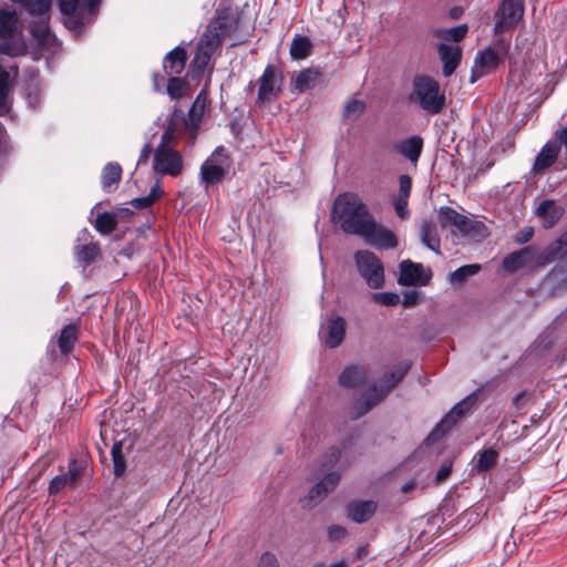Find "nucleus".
Returning a JSON list of instances; mask_svg holds the SVG:
<instances>
[{
    "mask_svg": "<svg viewBox=\"0 0 567 567\" xmlns=\"http://www.w3.org/2000/svg\"><path fill=\"white\" fill-rule=\"evenodd\" d=\"M112 457H113V463H114V473L116 476H120L123 474V472L125 470V462L121 454V445L120 444H115L112 447Z\"/></svg>",
    "mask_w": 567,
    "mask_h": 567,
    "instance_id": "48",
    "label": "nucleus"
},
{
    "mask_svg": "<svg viewBox=\"0 0 567 567\" xmlns=\"http://www.w3.org/2000/svg\"><path fill=\"white\" fill-rule=\"evenodd\" d=\"M497 458H498V453L495 450H492V449L483 450L478 454L476 468L480 471H487L496 464Z\"/></svg>",
    "mask_w": 567,
    "mask_h": 567,
    "instance_id": "38",
    "label": "nucleus"
},
{
    "mask_svg": "<svg viewBox=\"0 0 567 567\" xmlns=\"http://www.w3.org/2000/svg\"><path fill=\"white\" fill-rule=\"evenodd\" d=\"M560 275L561 272L559 270H554L551 274H550V280L553 282H556V281H559L560 280Z\"/></svg>",
    "mask_w": 567,
    "mask_h": 567,
    "instance_id": "59",
    "label": "nucleus"
},
{
    "mask_svg": "<svg viewBox=\"0 0 567 567\" xmlns=\"http://www.w3.org/2000/svg\"><path fill=\"white\" fill-rule=\"evenodd\" d=\"M100 249L96 244H89L81 247H78L75 250L76 258L80 261L90 264L99 256Z\"/></svg>",
    "mask_w": 567,
    "mask_h": 567,
    "instance_id": "39",
    "label": "nucleus"
},
{
    "mask_svg": "<svg viewBox=\"0 0 567 567\" xmlns=\"http://www.w3.org/2000/svg\"><path fill=\"white\" fill-rule=\"evenodd\" d=\"M10 74H3L0 79V114L9 111Z\"/></svg>",
    "mask_w": 567,
    "mask_h": 567,
    "instance_id": "41",
    "label": "nucleus"
},
{
    "mask_svg": "<svg viewBox=\"0 0 567 567\" xmlns=\"http://www.w3.org/2000/svg\"><path fill=\"white\" fill-rule=\"evenodd\" d=\"M72 486H74V484L71 483V481H69L65 474L58 475L51 481L49 486V493L51 495H54L61 492L62 489Z\"/></svg>",
    "mask_w": 567,
    "mask_h": 567,
    "instance_id": "45",
    "label": "nucleus"
},
{
    "mask_svg": "<svg viewBox=\"0 0 567 567\" xmlns=\"http://www.w3.org/2000/svg\"><path fill=\"white\" fill-rule=\"evenodd\" d=\"M261 563L262 564L267 563V564L272 565L275 563V558H274V556L267 554V555L262 556Z\"/></svg>",
    "mask_w": 567,
    "mask_h": 567,
    "instance_id": "60",
    "label": "nucleus"
},
{
    "mask_svg": "<svg viewBox=\"0 0 567 567\" xmlns=\"http://www.w3.org/2000/svg\"><path fill=\"white\" fill-rule=\"evenodd\" d=\"M347 535V530L342 526L333 525L328 528V536L331 540H339Z\"/></svg>",
    "mask_w": 567,
    "mask_h": 567,
    "instance_id": "52",
    "label": "nucleus"
},
{
    "mask_svg": "<svg viewBox=\"0 0 567 567\" xmlns=\"http://www.w3.org/2000/svg\"><path fill=\"white\" fill-rule=\"evenodd\" d=\"M50 8V0H31L28 3V9L32 13H38L40 16L47 13Z\"/></svg>",
    "mask_w": 567,
    "mask_h": 567,
    "instance_id": "50",
    "label": "nucleus"
},
{
    "mask_svg": "<svg viewBox=\"0 0 567 567\" xmlns=\"http://www.w3.org/2000/svg\"><path fill=\"white\" fill-rule=\"evenodd\" d=\"M365 111V103L361 100H350L343 107V115L347 118L354 120Z\"/></svg>",
    "mask_w": 567,
    "mask_h": 567,
    "instance_id": "42",
    "label": "nucleus"
},
{
    "mask_svg": "<svg viewBox=\"0 0 567 567\" xmlns=\"http://www.w3.org/2000/svg\"><path fill=\"white\" fill-rule=\"evenodd\" d=\"M523 14V0H504L495 13V32L503 33L511 30L522 20Z\"/></svg>",
    "mask_w": 567,
    "mask_h": 567,
    "instance_id": "6",
    "label": "nucleus"
},
{
    "mask_svg": "<svg viewBox=\"0 0 567 567\" xmlns=\"http://www.w3.org/2000/svg\"><path fill=\"white\" fill-rule=\"evenodd\" d=\"M364 370L360 367H349L341 373L339 381L344 386H355L364 379Z\"/></svg>",
    "mask_w": 567,
    "mask_h": 567,
    "instance_id": "31",
    "label": "nucleus"
},
{
    "mask_svg": "<svg viewBox=\"0 0 567 567\" xmlns=\"http://www.w3.org/2000/svg\"><path fill=\"white\" fill-rule=\"evenodd\" d=\"M406 370L408 367H400L390 373H386L381 380L382 384L380 385V390L378 389L377 400L369 404L362 413L368 412L373 405L380 402L384 395L404 377Z\"/></svg>",
    "mask_w": 567,
    "mask_h": 567,
    "instance_id": "18",
    "label": "nucleus"
},
{
    "mask_svg": "<svg viewBox=\"0 0 567 567\" xmlns=\"http://www.w3.org/2000/svg\"><path fill=\"white\" fill-rule=\"evenodd\" d=\"M377 511V504L372 501L350 503L347 507L348 516L355 523L369 520Z\"/></svg>",
    "mask_w": 567,
    "mask_h": 567,
    "instance_id": "16",
    "label": "nucleus"
},
{
    "mask_svg": "<svg viewBox=\"0 0 567 567\" xmlns=\"http://www.w3.org/2000/svg\"><path fill=\"white\" fill-rule=\"evenodd\" d=\"M499 62L498 54L492 49L481 51L474 62L473 74L481 78L494 70Z\"/></svg>",
    "mask_w": 567,
    "mask_h": 567,
    "instance_id": "14",
    "label": "nucleus"
},
{
    "mask_svg": "<svg viewBox=\"0 0 567 567\" xmlns=\"http://www.w3.org/2000/svg\"><path fill=\"white\" fill-rule=\"evenodd\" d=\"M87 7V11L92 14L95 10V7L100 3L101 0H84Z\"/></svg>",
    "mask_w": 567,
    "mask_h": 567,
    "instance_id": "58",
    "label": "nucleus"
},
{
    "mask_svg": "<svg viewBox=\"0 0 567 567\" xmlns=\"http://www.w3.org/2000/svg\"><path fill=\"white\" fill-rule=\"evenodd\" d=\"M360 237H362L367 244L377 248L389 249L398 245L394 234L385 227L378 226L374 219H372L365 228V233L363 231Z\"/></svg>",
    "mask_w": 567,
    "mask_h": 567,
    "instance_id": "8",
    "label": "nucleus"
},
{
    "mask_svg": "<svg viewBox=\"0 0 567 567\" xmlns=\"http://www.w3.org/2000/svg\"><path fill=\"white\" fill-rule=\"evenodd\" d=\"M212 54L213 53H208V51L200 50L199 48H197L195 58L192 62V71L195 75H199L204 72V70L209 63Z\"/></svg>",
    "mask_w": 567,
    "mask_h": 567,
    "instance_id": "40",
    "label": "nucleus"
},
{
    "mask_svg": "<svg viewBox=\"0 0 567 567\" xmlns=\"http://www.w3.org/2000/svg\"><path fill=\"white\" fill-rule=\"evenodd\" d=\"M537 215L543 219L544 227H551L563 215V210L553 200H544L537 208Z\"/></svg>",
    "mask_w": 567,
    "mask_h": 567,
    "instance_id": "22",
    "label": "nucleus"
},
{
    "mask_svg": "<svg viewBox=\"0 0 567 567\" xmlns=\"http://www.w3.org/2000/svg\"><path fill=\"white\" fill-rule=\"evenodd\" d=\"M17 13L13 10H0V37H11L17 28Z\"/></svg>",
    "mask_w": 567,
    "mask_h": 567,
    "instance_id": "28",
    "label": "nucleus"
},
{
    "mask_svg": "<svg viewBox=\"0 0 567 567\" xmlns=\"http://www.w3.org/2000/svg\"><path fill=\"white\" fill-rule=\"evenodd\" d=\"M419 297L420 293L417 291L405 292L402 300L403 307L408 308L414 306L417 302Z\"/></svg>",
    "mask_w": 567,
    "mask_h": 567,
    "instance_id": "53",
    "label": "nucleus"
},
{
    "mask_svg": "<svg viewBox=\"0 0 567 567\" xmlns=\"http://www.w3.org/2000/svg\"><path fill=\"white\" fill-rule=\"evenodd\" d=\"M422 243L431 250L440 254V238L435 231V226L431 221H424L421 229Z\"/></svg>",
    "mask_w": 567,
    "mask_h": 567,
    "instance_id": "27",
    "label": "nucleus"
},
{
    "mask_svg": "<svg viewBox=\"0 0 567 567\" xmlns=\"http://www.w3.org/2000/svg\"><path fill=\"white\" fill-rule=\"evenodd\" d=\"M282 84V76L268 65L259 79L258 100L269 102L277 97Z\"/></svg>",
    "mask_w": 567,
    "mask_h": 567,
    "instance_id": "9",
    "label": "nucleus"
},
{
    "mask_svg": "<svg viewBox=\"0 0 567 567\" xmlns=\"http://www.w3.org/2000/svg\"><path fill=\"white\" fill-rule=\"evenodd\" d=\"M423 141L420 136H411L406 140L401 141L396 145L398 152L410 159L412 163H416L422 151Z\"/></svg>",
    "mask_w": 567,
    "mask_h": 567,
    "instance_id": "20",
    "label": "nucleus"
},
{
    "mask_svg": "<svg viewBox=\"0 0 567 567\" xmlns=\"http://www.w3.org/2000/svg\"><path fill=\"white\" fill-rule=\"evenodd\" d=\"M412 181L408 175H401L399 177V192L394 199V208L396 215L406 219L410 216V210L408 208V199L411 193Z\"/></svg>",
    "mask_w": 567,
    "mask_h": 567,
    "instance_id": "13",
    "label": "nucleus"
},
{
    "mask_svg": "<svg viewBox=\"0 0 567 567\" xmlns=\"http://www.w3.org/2000/svg\"><path fill=\"white\" fill-rule=\"evenodd\" d=\"M330 567H347V565L344 561H340V563H336V564L331 565Z\"/></svg>",
    "mask_w": 567,
    "mask_h": 567,
    "instance_id": "62",
    "label": "nucleus"
},
{
    "mask_svg": "<svg viewBox=\"0 0 567 567\" xmlns=\"http://www.w3.org/2000/svg\"><path fill=\"white\" fill-rule=\"evenodd\" d=\"M533 228L532 227H526L522 230V237H518L517 238V241L519 243H526L532 237H533Z\"/></svg>",
    "mask_w": 567,
    "mask_h": 567,
    "instance_id": "56",
    "label": "nucleus"
},
{
    "mask_svg": "<svg viewBox=\"0 0 567 567\" xmlns=\"http://www.w3.org/2000/svg\"><path fill=\"white\" fill-rule=\"evenodd\" d=\"M439 53L443 62V74L450 76L461 61V49L457 45L441 44Z\"/></svg>",
    "mask_w": 567,
    "mask_h": 567,
    "instance_id": "15",
    "label": "nucleus"
},
{
    "mask_svg": "<svg viewBox=\"0 0 567 567\" xmlns=\"http://www.w3.org/2000/svg\"><path fill=\"white\" fill-rule=\"evenodd\" d=\"M61 12L66 17L65 24L72 29H78L81 24L79 19L75 17L78 10L79 0H59Z\"/></svg>",
    "mask_w": 567,
    "mask_h": 567,
    "instance_id": "29",
    "label": "nucleus"
},
{
    "mask_svg": "<svg viewBox=\"0 0 567 567\" xmlns=\"http://www.w3.org/2000/svg\"><path fill=\"white\" fill-rule=\"evenodd\" d=\"M331 219L344 233L361 236L373 217L357 194L343 193L334 199Z\"/></svg>",
    "mask_w": 567,
    "mask_h": 567,
    "instance_id": "1",
    "label": "nucleus"
},
{
    "mask_svg": "<svg viewBox=\"0 0 567 567\" xmlns=\"http://www.w3.org/2000/svg\"><path fill=\"white\" fill-rule=\"evenodd\" d=\"M188 83L184 79L172 76L167 83V94L171 99H181L188 94Z\"/></svg>",
    "mask_w": 567,
    "mask_h": 567,
    "instance_id": "32",
    "label": "nucleus"
},
{
    "mask_svg": "<svg viewBox=\"0 0 567 567\" xmlns=\"http://www.w3.org/2000/svg\"><path fill=\"white\" fill-rule=\"evenodd\" d=\"M442 226H455L462 233H468L472 228L477 229L484 235V226L481 223L472 224L468 218L458 214L451 207H442L439 212Z\"/></svg>",
    "mask_w": 567,
    "mask_h": 567,
    "instance_id": "11",
    "label": "nucleus"
},
{
    "mask_svg": "<svg viewBox=\"0 0 567 567\" xmlns=\"http://www.w3.org/2000/svg\"><path fill=\"white\" fill-rule=\"evenodd\" d=\"M3 74H9V72H7V71H4V70H2V69L0 68V79H2V75H3Z\"/></svg>",
    "mask_w": 567,
    "mask_h": 567,
    "instance_id": "64",
    "label": "nucleus"
},
{
    "mask_svg": "<svg viewBox=\"0 0 567 567\" xmlns=\"http://www.w3.org/2000/svg\"><path fill=\"white\" fill-rule=\"evenodd\" d=\"M220 43V34L217 30V27L212 23L205 33L202 35L200 41L198 43V48L200 50L208 51V53H214Z\"/></svg>",
    "mask_w": 567,
    "mask_h": 567,
    "instance_id": "26",
    "label": "nucleus"
},
{
    "mask_svg": "<svg viewBox=\"0 0 567 567\" xmlns=\"http://www.w3.org/2000/svg\"><path fill=\"white\" fill-rule=\"evenodd\" d=\"M432 272L421 264L404 260L400 264L399 284L403 286H425Z\"/></svg>",
    "mask_w": 567,
    "mask_h": 567,
    "instance_id": "7",
    "label": "nucleus"
},
{
    "mask_svg": "<svg viewBox=\"0 0 567 567\" xmlns=\"http://www.w3.org/2000/svg\"><path fill=\"white\" fill-rule=\"evenodd\" d=\"M467 27L465 24H461L457 27L440 30L439 35L443 39L458 42L465 37Z\"/></svg>",
    "mask_w": 567,
    "mask_h": 567,
    "instance_id": "43",
    "label": "nucleus"
},
{
    "mask_svg": "<svg viewBox=\"0 0 567 567\" xmlns=\"http://www.w3.org/2000/svg\"><path fill=\"white\" fill-rule=\"evenodd\" d=\"M355 262L360 275L371 288H380L383 285V265L373 252L368 250L358 251Z\"/></svg>",
    "mask_w": 567,
    "mask_h": 567,
    "instance_id": "4",
    "label": "nucleus"
},
{
    "mask_svg": "<svg viewBox=\"0 0 567 567\" xmlns=\"http://www.w3.org/2000/svg\"><path fill=\"white\" fill-rule=\"evenodd\" d=\"M372 299L383 306H394L399 302V295L394 292H375L372 295Z\"/></svg>",
    "mask_w": 567,
    "mask_h": 567,
    "instance_id": "47",
    "label": "nucleus"
},
{
    "mask_svg": "<svg viewBox=\"0 0 567 567\" xmlns=\"http://www.w3.org/2000/svg\"><path fill=\"white\" fill-rule=\"evenodd\" d=\"M328 493L321 487L318 483L315 485L308 493V495L303 499L305 507H312L318 504Z\"/></svg>",
    "mask_w": 567,
    "mask_h": 567,
    "instance_id": "44",
    "label": "nucleus"
},
{
    "mask_svg": "<svg viewBox=\"0 0 567 567\" xmlns=\"http://www.w3.org/2000/svg\"><path fill=\"white\" fill-rule=\"evenodd\" d=\"M412 99L430 113H439L444 106V96L440 93L439 83L426 75L414 79Z\"/></svg>",
    "mask_w": 567,
    "mask_h": 567,
    "instance_id": "3",
    "label": "nucleus"
},
{
    "mask_svg": "<svg viewBox=\"0 0 567 567\" xmlns=\"http://www.w3.org/2000/svg\"><path fill=\"white\" fill-rule=\"evenodd\" d=\"M377 396H378V388L377 386H373L364 396V402L363 403H359V411H354L352 413V417L353 419H358L360 416L363 415V411L365 410V408L371 404L373 401L377 400ZM354 410H358V406H354ZM367 412H364L365 414Z\"/></svg>",
    "mask_w": 567,
    "mask_h": 567,
    "instance_id": "46",
    "label": "nucleus"
},
{
    "mask_svg": "<svg viewBox=\"0 0 567 567\" xmlns=\"http://www.w3.org/2000/svg\"><path fill=\"white\" fill-rule=\"evenodd\" d=\"M116 227L115 216L111 213H103L96 217L95 228L103 235H109Z\"/></svg>",
    "mask_w": 567,
    "mask_h": 567,
    "instance_id": "36",
    "label": "nucleus"
},
{
    "mask_svg": "<svg viewBox=\"0 0 567 567\" xmlns=\"http://www.w3.org/2000/svg\"><path fill=\"white\" fill-rule=\"evenodd\" d=\"M322 333L324 343L329 348L338 347L344 338V320L339 316L332 315L330 318L327 319V321L322 326Z\"/></svg>",
    "mask_w": 567,
    "mask_h": 567,
    "instance_id": "12",
    "label": "nucleus"
},
{
    "mask_svg": "<svg viewBox=\"0 0 567 567\" xmlns=\"http://www.w3.org/2000/svg\"><path fill=\"white\" fill-rule=\"evenodd\" d=\"M559 153V147L556 144H546L539 152L534 163V172H542L554 164Z\"/></svg>",
    "mask_w": 567,
    "mask_h": 567,
    "instance_id": "23",
    "label": "nucleus"
},
{
    "mask_svg": "<svg viewBox=\"0 0 567 567\" xmlns=\"http://www.w3.org/2000/svg\"><path fill=\"white\" fill-rule=\"evenodd\" d=\"M183 157L166 145H159L154 154V172L159 175L178 176L183 171Z\"/></svg>",
    "mask_w": 567,
    "mask_h": 567,
    "instance_id": "5",
    "label": "nucleus"
},
{
    "mask_svg": "<svg viewBox=\"0 0 567 567\" xmlns=\"http://www.w3.org/2000/svg\"><path fill=\"white\" fill-rule=\"evenodd\" d=\"M163 194L162 186L158 182H156L150 189L147 196L134 198L132 200V205L135 208H145L151 206L155 200H157Z\"/></svg>",
    "mask_w": 567,
    "mask_h": 567,
    "instance_id": "33",
    "label": "nucleus"
},
{
    "mask_svg": "<svg viewBox=\"0 0 567 567\" xmlns=\"http://www.w3.org/2000/svg\"><path fill=\"white\" fill-rule=\"evenodd\" d=\"M148 152H150V146L145 145L143 148V152H142V157H146L148 155Z\"/></svg>",
    "mask_w": 567,
    "mask_h": 567,
    "instance_id": "61",
    "label": "nucleus"
},
{
    "mask_svg": "<svg viewBox=\"0 0 567 567\" xmlns=\"http://www.w3.org/2000/svg\"><path fill=\"white\" fill-rule=\"evenodd\" d=\"M206 99V92L200 91L189 110L185 123L192 131H196L200 124V120L205 111Z\"/></svg>",
    "mask_w": 567,
    "mask_h": 567,
    "instance_id": "21",
    "label": "nucleus"
},
{
    "mask_svg": "<svg viewBox=\"0 0 567 567\" xmlns=\"http://www.w3.org/2000/svg\"><path fill=\"white\" fill-rule=\"evenodd\" d=\"M122 176V167L117 163H109L102 171L103 189L110 192L113 186L117 185Z\"/></svg>",
    "mask_w": 567,
    "mask_h": 567,
    "instance_id": "25",
    "label": "nucleus"
},
{
    "mask_svg": "<svg viewBox=\"0 0 567 567\" xmlns=\"http://www.w3.org/2000/svg\"><path fill=\"white\" fill-rule=\"evenodd\" d=\"M81 474H82V467L80 465H78V463L74 460L71 461L69 464V471H68V473H65L69 481H71V483H73L75 485V483Z\"/></svg>",
    "mask_w": 567,
    "mask_h": 567,
    "instance_id": "51",
    "label": "nucleus"
},
{
    "mask_svg": "<svg viewBox=\"0 0 567 567\" xmlns=\"http://www.w3.org/2000/svg\"><path fill=\"white\" fill-rule=\"evenodd\" d=\"M312 43L309 38L296 35L290 45V55L293 60H305L311 53Z\"/></svg>",
    "mask_w": 567,
    "mask_h": 567,
    "instance_id": "24",
    "label": "nucleus"
},
{
    "mask_svg": "<svg viewBox=\"0 0 567 567\" xmlns=\"http://www.w3.org/2000/svg\"><path fill=\"white\" fill-rule=\"evenodd\" d=\"M556 137L559 140L561 144L565 145L567 150V127H563L556 132Z\"/></svg>",
    "mask_w": 567,
    "mask_h": 567,
    "instance_id": "57",
    "label": "nucleus"
},
{
    "mask_svg": "<svg viewBox=\"0 0 567 567\" xmlns=\"http://www.w3.org/2000/svg\"><path fill=\"white\" fill-rule=\"evenodd\" d=\"M413 487V484H406L403 486L404 492H409Z\"/></svg>",
    "mask_w": 567,
    "mask_h": 567,
    "instance_id": "63",
    "label": "nucleus"
},
{
    "mask_svg": "<svg viewBox=\"0 0 567 567\" xmlns=\"http://www.w3.org/2000/svg\"><path fill=\"white\" fill-rule=\"evenodd\" d=\"M339 481L340 474L338 472H331L326 474L321 482H319V484L327 493H330L336 488Z\"/></svg>",
    "mask_w": 567,
    "mask_h": 567,
    "instance_id": "49",
    "label": "nucleus"
},
{
    "mask_svg": "<svg viewBox=\"0 0 567 567\" xmlns=\"http://www.w3.org/2000/svg\"><path fill=\"white\" fill-rule=\"evenodd\" d=\"M76 341V327L73 324H70L65 327L59 337V348L62 352L66 353L69 352L74 342Z\"/></svg>",
    "mask_w": 567,
    "mask_h": 567,
    "instance_id": "35",
    "label": "nucleus"
},
{
    "mask_svg": "<svg viewBox=\"0 0 567 567\" xmlns=\"http://www.w3.org/2000/svg\"><path fill=\"white\" fill-rule=\"evenodd\" d=\"M480 268L477 264L462 266L449 275V280L451 284H462L468 277L476 275Z\"/></svg>",
    "mask_w": 567,
    "mask_h": 567,
    "instance_id": "34",
    "label": "nucleus"
},
{
    "mask_svg": "<svg viewBox=\"0 0 567 567\" xmlns=\"http://www.w3.org/2000/svg\"><path fill=\"white\" fill-rule=\"evenodd\" d=\"M186 59V52L182 48H175L165 56V72L171 76L181 74L185 69Z\"/></svg>",
    "mask_w": 567,
    "mask_h": 567,
    "instance_id": "19",
    "label": "nucleus"
},
{
    "mask_svg": "<svg viewBox=\"0 0 567 567\" xmlns=\"http://www.w3.org/2000/svg\"><path fill=\"white\" fill-rule=\"evenodd\" d=\"M174 138V128L173 123H169L167 130L162 135V142L161 145L169 146V143Z\"/></svg>",
    "mask_w": 567,
    "mask_h": 567,
    "instance_id": "55",
    "label": "nucleus"
},
{
    "mask_svg": "<svg viewBox=\"0 0 567 567\" xmlns=\"http://www.w3.org/2000/svg\"><path fill=\"white\" fill-rule=\"evenodd\" d=\"M475 399L473 396H467L463 401L458 402L453 406V409L444 416V419L436 425V427L429 435V441H434L441 435H443L446 431H449L463 415L467 412Z\"/></svg>",
    "mask_w": 567,
    "mask_h": 567,
    "instance_id": "10",
    "label": "nucleus"
},
{
    "mask_svg": "<svg viewBox=\"0 0 567 567\" xmlns=\"http://www.w3.org/2000/svg\"><path fill=\"white\" fill-rule=\"evenodd\" d=\"M567 255V231L547 248V258L550 260L563 258Z\"/></svg>",
    "mask_w": 567,
    "mask_h": 567,
    "instance_id": "37",
    "label": "nucleus"
},
{
    "mask_svg": "<svg viewBox=\"0 0 567 567\" xmlns=\"http://www.w3.org/2000/svg\"><path fill=\"white\" fill-rule=\"evenodd\" d=\"M451 471H452V464L451 463L443 464L440 467V470L437 471L436 481L437 482H442V481L446 480L450 476Z\"/></svg>",
    "mask_w": 567,
    "mask_h": 567,
    "instance_id": "54",
    "label": "nucleus"
},
{
    "mask_svg": "<svg viewBox=\"0 0 567 567\" xmlns=\"http://www.w3.org/2000/svg\"><path fill=\"white\" fill-rule=\"evenodd\" d=\"M231 166L233 162L228 152L219 146L202 164L199 169L200 182L205 185V188L214 186L224 181Z\"/></svg>",
    "mask_w": 567,
    "mask_h": 567,
    "instance_id": "2",
    "label": "nucleus"
},
{
    "mask_svg": "<svg viewBox=\"0 0 567 567\" xmlns=\"http://www.w3.org/2000/svg\"><path fill=\"white\" fill-rule=\"evenodd\" d=\"M317 76L318 73L316 71L306 69L297 73L292 78L291 83L296 90L303 92L312 85Z\"/></svg>",
    "mask_w": 567,
    "mask_h": 567,
    "instance_id": "30",
    "label": "nucleus"
},
{
    "mask_svg": "<svg viewBox=\"0 0 567 567\" xmlns=\"http://www.w3.org/2000/svg\"><path fill=\"white\" fill-rule=\"evenodd\" d=\"M534 259L535 254L533 249L528 247L508 255L504 259L503 266L508 271H515L524 267H530L534 262Z\"/></svg>",
    "mask_w": 567,
    "mask_h": 567,
    "instance_id": "17",
    "label": "nucleus"
}]
</instances>
